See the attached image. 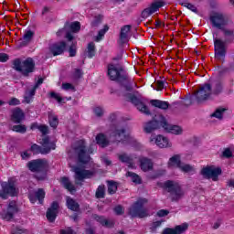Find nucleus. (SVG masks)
<instances>
[{
  "label": "nucleus",
  "mask_w": 234,
  "mask_h": 234,
  "mask_svg": "<svg viewBox=\"0 0 234 234\" xmlns=\"http://www.w3.org/2000/svg\"><path fill=\"white\" fill-rule=\"evenodd\" d=\"M75 153L79 156V164L75 166L69 162V165L73 173H75L77 184H80L78 182H82L85 178H90L92 175H94V172L85 170V165L90 162V156L89 155V153H87V150H85V141L80 140L76 144Z\"/></svg>",
  "instance_id": "nucleus-1"
},
{
  "label": "nucleus",
  "mask_w": 234,
  "mask_h": 234,
  "mask_svg": "<svg viewBox=\"0 0 234 234\" xmlns=\"http://www.w3.org/2000/svg\"><path fill=\"white\" fill-rule=\"evenodd\" d=\"M38 142L42 146H39L37 144H33L31 146V151L35 154H39V153L41 154H47L50 153L51 151H54V149H56V142L50 140L49 137L43 135L42 138L39 139Z\"/></svg>",
  "instance_id": "nucleus-2"
},
{
  "label": "nucleus",
  "mask_w": 234,
  "mask_h": 234,
  "mask_svg": "<svg viewBox=\"0 0 234 234\" xmlns=\"http://www.w3.org/2000/svg\"><path fill=\"white\" fill-rule=\"evenodd\" d=\"M165 189L170 193V198L173 202H178L184 197V190L178 182L176 181H166L165 182Z\"/></svg>",
  "instance_id": "nucleus-3"
},
{
  "label": "nucleus",
  "mask_w": 234,
  "mask_h": 234,
  "mask_svg": "<svg viewBox=\"0 0 234 234\" xmlns=\"http://www.w3.org/2000/svg\"><path fill=\"white\" fill-rule=\"evenodd\" d=\"M0 198H8V197H16L17 188H16V180L9 179L7 182L1 183Z\"/></svg>",
  "instance_id": "nucleus-4"
},
{
  "label": "nucleus",
  "mask_w": 234,
  "mask_h": 234,
  "mask_svg": "<svg viewBox=\"0 0 234 234\" xmlns=\"http://www.w3.org/2000/svg\"><path fill=\"white\" fill-rule=\"evenodd\" d=\"M110 138L112 142H122V144H125V142L128 144H131L132 142L136 143V140L131 136V133L124 129H116L112 133Z\"/></svg>",
  "instance_id": "nucleus-5"
},
{
  "label": "nucleus",
  "mask_w": 234,
  "mask_h": 234,
  "mask_svg": "<svg viewBox=\"0 0 234 234\" xmlns=\"http://www.w3.org/2000/svg\"><path fill=\"white\" fill-rule=\"evenodd\" d=\"M34 59L28 58L25 59L24 61L15 60L14 67L16 70H18L19 72H22L25 76H27L30 74V72H34V67H35Z\"/></svg>",
  "instance_id": "nucleus-6"
},
{
  "label": "nucleus",
  "mask_w": 234,
  "mask_h": 234,
  "mask_svg": "<svg viewBox=\"0 0 234 234\" xmlns=\"http://www.w3.org/2000/svg\"><path fill=\"white\" fill-rule=\"evenodd\" d=\"M147 204V199L140 198L137 202H135L131 207L129 214L131 217H138L139 218H144V217H147V210L144 208V205Z\"/></svg>",
  "instance_id": "nucleus-7"
},
{
  "label": "nucleus",
  "mask_w": 234,
  "mask_h": 234,
  "mask_svg": "<svg viewBox=\"0 0 234 234\" xmlns=\"http://www.w3.org/2000/svg\"><path fill=\"white\" fill-rule=\"evenodd\" d=\"M149 142L152 145L159 147V149H171V147H173V142H171L167 136L162 134L151 135Z\"/></svg>",
  "instance_id": "nucleus-8"
},
{
  "label": "nucleus",
  "mask_w": 234,
  "mask_h": 234,
  "mask_svg": "<svg viewBox=\"0 0 234 234\" xmlns=\"http://www.w3.org/2000/svg\"><path fill=\"white\" fill-rule=\"evenodd\" d=\"M201 175L205 178L213 180V182L218 181V176L222 175V169L215 165H207L201 170Z\"/></svg>",
  "instance_id": "nucleus-9"
},
{
  "label": "nucleus",
  "mask_w": 234,
  "mask_h": 234,
  "mask_svg": "<svg viewBox=\"0 0 234 234\" xmlns=\"http://www.w3.org/2000/svg\"><path fill=\"white\" fill-rule=\"evenodd\" d=\"M214 47H215V58L218 61H224L226 58V43L217 38V34L213 33Z\"/></svg>",
  "instance_id": "nucleus-10"
},
{
  "label": "nucleus",
  "mask_w": 234,
  "mask_h": 234,
  "mask_svg": "<svg viewBox=\"0 0 234 234\" xmlns=\"http://www.w3.org/2000/svg\"><path fill=\"white\" fill-rule=\"evenodd\" d=\"M211 94H213L211 90V85L204 84L195 93L194 98L197 100L198 103H202V101H206V100H209V97L211 96Z\"/></svg>",
  "instance_id": "nucleus-11"
},
{
  "label": "nucleus",
  "mask_w": 234,
  "mask_h": 234,
  "mask_svg": "<svg viewBox=\"0 0 234 234\" xmlns=\"http://www.w3.org/2000/svg\"><path fill=\"white\" fill-rule=\"evenodd\" d=\"M210 23L214 28H218V30L227 27L228 20L226 16L219 12H214L210 15Z\"/></svg>",
  "instance_id": "nucleus-12"
},
{
  "label": "nucleus",
  "mask_w": 234,
  "mask_h": 234,
  "mask_svg": "<svg viewBox=\"0 0 234 234\" xmlns=\"http://www.w3.org/2000/svg\"><path fill=\"white\" fill-rule=\"evenodd\" d=\"M27 167L32 173H41L48 169V161L46 159H37L29 162Z\"/></svg>",
  "instance_id": "nucleus-13"
},
{
  "label": "nucleus",
  "mask_w": 234,
  "mask_h": 234,
  "mask_svg": "<svg viewBox=\"0 0 234 234\" xmlns=\"http://www.w3.org/2000/svg\"><path fill=\"white\" fill-rule=\"evenodd\" d=\"M67 28H69L71 32H80L81 28V25L80 24V22H73L69 26H66L65 28L60 29L57 32V36L58 37L65 36V37H67L69 41H72L74 37H72V34L67 32Z\"/></svg>",
  "instance_id": "nucleus-14"
},
{
  "label": "nucleus",
  "mask_w": 234,
  "mask_h": 234,
  "mask_svg": "<svg viewBox=\"0 0 234 234\" xmlns=\"http://www.w3.org/2000/svg\"><path fill=\"white\" fill-rule=\"evenodd\" d=\"M17 213V204L16 201H11L8 206L6 210H3L0 212V218L3 220H12L14 215Z\"/></svg>",
  "instance_id": "nucleus-15"
},
{
  "label": "nucleus",
  "mask_w": 234,
  "mask_h": 234,
  "mask_svg": "<svg viewBox=\"0 0 234 234\" xmlns=\"http://www.w3.org/2000/svg\"><path fill=\"white\" fill-rule=\"evenodd\" d=\"M160 120L161 125L166 133H170L171 134H182V133H184L182 127L168 123L165 118L160 117Z\"/></svg>",
  "instance_id": "nucleus-16"
},
{
  "label": "nucleus",
  "mask_w": 234,
  "mask_h": 234,
  "mask_svg": "<svg viewBox=\"0 0 234 234\" xmlns=\"http://www.w3.org/2000/svg\"><path fill=\"white\" fill-rule=\"evenodd\" d=\"M108 76L112 81H122V69L118 65L108 66Z\"/></svg>",
  "instance_id": "nucleus-17"
},
{
  "label": "nucleus",
  "mask_w": 234,
  "mask_h": 234,
  "mask_svg": "<svg viewBox=\"0 0 234 234\" xmlns=\"http://www.w3.org/2000/svg\"><path fill=\"white\" fill-rule=\"evenodd\" d=\"M165 5V3L162 0H157L152 3V5L143 11V17H149V16H153V14L158 12L160 8H162V6H164Z\"/></svg>",
  "instance_id": "nucleus-18"
},
{
  "label": "nucleus",
  "mask_w": 234,
  "mask_h": 234,
  "mask_svg": "<svg viewBox=\"0 0 234 234\" xmlns=\"http://www.w3.org/2000/svg\"><path fill=\"white\" fill-rule=\"evenodd\" d=\"M127 100H129V101H132L133 105H136L138 111L144 112V114H149V109L147 108V106H145V104H144V102L140 101V99H138V97L133 94H129Z\"/></svg>",
  "instance_id": "nucleus-19"
},
{
  "label": "nucleus",
  "mask_w": 234,
  "mask_h": 234,
  "mask_svg": "<svg viewBox=\"0 0 234 234\" xmlns=\"http://www.w3.org/2000/svg\"><path fill=\"white\" fill-rule=\"evenodd\" d=\"M59 204L58 202H53L50 207L48 208L46 217L49 222H54L56 220V217H58V213H59Z\"/></svg>",
  "instance_id": "nucleus-20"
},
{
  "label": "nucleus",
  "mask_w": 234,
  "mask_h": 234,
  "mask_svg": "<svg viewBox=\"0 0 234 234\" xmlns=\"http://www.w3.org/2000/svg\"><path fill=\"white\" fill-rule=\"evenodd\" d=\"M43 198H45V190L39 188L36 192L29 193V200L31 204H36V202H39V204H43Z\"/></svg>",
  "instance_id": "nucleus-21"
},
{
  "label": "nucleus",
  "mask_w": 234,
  "mask_h": 234,
  "mask_svg": "<svg viewBox=\"0 0 234 234\" xmlns=\"http://www.w3.org/2000/svg\"><path fill=\"white\" fill-rule=\"evenodd\" d=\"M67 47V44L65 42H58L51 45L49 47V50L53 56H60V54H63L65 52V48Z\"/></svg>",
  "instance_id": "nucleus-22"
},
{
  "label": "nucleus",
  "mask_w": 234,
  "mask_h": 234,
  "mask_svg": "<svg viewBox=\"0 0 234 234\" xmlns=\"http://www.w3.org/2000/svg\"><path fill=\"white\" fill-rule=\"evenodd\" d=\"M162 115H159L154 121L149 122L144 125V131L146 133H153L154 129L162 127Z\"/></svg>",
  "instance_id": "nucleus-23"
},
{
  "label": "nucleus",
  "mask_w": 234,
  "mask_h": 234,
  "mask_svg": "<svg viewBox=\"0 0 234 234\" xmlns=\"http://www.w3.org/2000/svg\"><path fill=\"white\" fill-rule=\"evenodd\" d=\"M180 165H182V156L180 154H174L167 162L169 169H179Z\"/></svg>",
  "instance_id": "nucleus-24"
},
{
  "label": "nucleus",
  "mask_w": 234,
  "mask_h": 234,
  "mask_svg": "<svg viewBox=\"0 0 234 234\" xmlns=\"http://www.w3.org/2000/svg\"><path fill=\"white\" fill-rule=\"evenodd\" d=\"M131 39V26H124L121 28L120 43H127Z\"/></svg>",
  "instance_id": "nucleus-25"
},
{
  "label": "nucleus",
  "mask_w": 234,
  "mask_h": 234,
  "mask_svg": "<svg viewBox=\"0 0 234 234\" xmlns=\"http://www.w3.org/2000/svg\"><path fill=\"white\" fill-rule=\"evenodd\" d=\"M11 120L15 123H21V122H23V120H25V113L23 112V111H21V109L16 108L13 111Z\"/></svg>",
  "instance_id": "nucleus-26"
},
{
  "label": "nucleus",
  "mask_w": 234,
  "mask_h": 234,
  "mask_svg": "<svg viewBox=\"0 0 234 234\" xmlns=\"http://www.w3.org/2000/svg\"><path fill=\"white\" fill-rule=\"evenodd\" d=\"M41 83H43L42 78L38 79L36 86L30 91L26 92V96H25L26 103H30L32 101V98L34 97V94H36V89H37V87H39V85H41Z\"/></svg>",
  "instance_id": "nucleus-27"
},
{
  "label": "nucleus",
  "mask_w": 234,
  "mask_h": 234,
  "mask_svg": "<svg viewBox=\"0 0 234 234\" xmlns=\"http://www.w3.org/2000/svg\"><path fill=\"white\" fill-rule=\"evenodd\" d=\"M140 167L142 171H151L153 169V162L148 158L143 157L140 160Z\"/></svg>",
  "instance_id": "nucleus-28"
},
{
  "label": "nucleus",
  "mask_w": 234,
  "mask_h": 234,
  "mask_svg": "<svg viewBox=\"0 0 234 234\" xmlns=\"http://www.w3.org/2000/svg\"><path fill=\"white\" fill-rule=\"evenodd\" d=\"M189 229V224L182 223L177 225L175 228H170V230L173 234H184Z\"/></svg>",
  "instance_id": "nucleus-29"
},
{
  "label": "nucleus",
  "mask_w": 234,
  "mask_h": 234,
  "mask_svg": "<svg viewBox=\"0 0 234 234\" xmlns=\"http://www.w3.org/2000/svg\"><path fill=\"white\" fill-rule=\"evenodd\" d=\"M66 206L68 209H70L71 211H78L80 209V205L78 204V202H76L69 197L66 198Z\"/></svg>",
  "instance_id": "nucleus-30"
},
{
  "label": "nucleus",
  "mask_w": 234,
  "mask_h": 234,
  "mask_svg": "<svg viewBox=\"0 0 234 234\" xmlns=\"http://www.w3.org/2000/svg\"><path fill=\"white\" fill-rule=\"evenodd\" d=\"M50 96L51 98H53V100H56V101H58L59 105H63V103H67V101H69V100H71L70 97L69 98L61 97L59 93H56V92H51Z\"/></svg>",
  "instance_id": "nucleus-31"
},
{
  "label": "nucleus",
  "mask_w": 234,
  "mask_h": 234,
  "mask_svg": "<svg viewBox=\"0 0 234 234\" xmlns=\"http://www.w3.org/2000/svg\"><path fill=\"white\" fill-rule=\"evenodd\" d=\"M60 182H61L62 186L66 189H68V191H69V193H74V191H76V187H74V185H72V183H70V180H69V178L62 177L60 179Z\"/></svg>",
  "instance_id": "nucleus-32"
},
{
  "label": "nucleus",
  "mask_w": 234,
  "mask_h": 234,
  "mask_svg": "<svg viewBox=\"0 0 234 234\" xmlns=\"http://www.w3.org/2000/svg\"><path fill=\"white\" fill-rule=\"evenodd\" d=\"M119 160L127 164L128 167H131V169H134V167H136L134 164H133L131 157L127 156L125 154H119Z\"/></svg>",
  "instance_id": "nucleus-33"
},
{
  "label": "nucleus",
  "mask_w": 234,
  "mask_h": 234,
  "mask_svg": "<svg viewBox=\"0 0 234 234\" xmlns=\"http://www.w3.org/2000/svg\"><path fill=\"white\" fill-rule=\"evenodd\" d=\"M151 103L154 107H157L158 109L165 110L169 108V103H167V101L154 100L151 101Z\"/></svg>",
  "instance_id": "nucleus-34"
},
{
  "label": "nucleus",
  "mask_w": 234,
  "mask_h": 234,
  "mask_svg": "<svg viewBox=\"0 0 234 234\" xmlns=\"http://www.w3.org/2000/svg\"><path fill=\"white\" fill-rule=\"evenodd\" d=\"M95 219L97 220V222H100L102 226H106V228H111L114 224V222H112V220H109L101 216H96Z\"/></svg>",
  "instance_id": "nucleus-35"
},
{
  "label": "nucleus",
  "mask_w": 234,
  "mask_h": 234,
  "mask_svg": "<svg viewBox=\"0 0 234 234\" xmlns=\"http://www.w3.org/2000/svg\"><path fill=\"white\" fill-rule=\"evenodd\" d=\"M96 141H97V144L101 145V147H106V145L109 144V141L107 140V138L103 133H100L99 135H97Z\"/></svg>",
  "instance_id": "nucleus-36"
},
{
  "label": "nucleus",
  "mask_w": 234,
  "mask_h": 234,
  "mask_svg": "<svg viewBox=\"0 0 234 234\" xmlns=\"http://www.w3.org/2000/svg\"><path fill=\"white\" fill-rule=\"evenodd\" d=\"M179 169L183 173H195V166L184 163H181Z\"/></svg>",
  "instance_id": "nucleus-37"
},
{
  "label": "nucleus",
  "mask_w": 234,
  "mask_h": 234,
  "mask_svg": "<svg viewBox=\"0 0 234 234\" xmlns=\"http://www.w3.org/2000/svg\"><path fill=\"white\" fill-rule=\"evenodd\" d=\"M31 129L33 131L38 129L42 134H47L48 133V127L47 125L37 124L36 122L31 125Z\"/></svg>",
  "instance_id": "nucleus-38"
},
{
  "label": "nucleus",
  "mask_w": 234,
  "mask_h": 234,
  "mask_svg": "<svg viewBox=\"0 0 234 234\" xmlns=\"http://www.w3.org/2000/svg\"><path fill=\"white\" fill-rule=\"evenodd\" d=\"M87 56L88 58H94L96 56V46L92 42L88 44Z\"/></svg>",
  "instance_id": "nucleus-39"
},
{
  "label": "nucleus",
  "mask_w": 234,
  "mask_h": 234,
  "mask_svg": "<svg viewBox=\"0 0 234 234\" xmlns=\"http://www.w3.org/2000/svg\"><path fill=\"white\" fill-rule=\"evenodd\" d=\"M32 37H34V32L30 31V30H27L24 33L22 41L24 45H27V43H30V41H32Z\"/></svg>",
  "instance_id": "nucleus-40"
},
{
  "label": "nucleus",
  "mask_w": 234,
  "mask_h": 234,
  "mask_svg": "<svg viewBox=\"0 0 234 234\" xmlns=\"http://www.w3.org/2000/svg\"><path fill=\"white\" fill-rule=\"evenodd\" d=\"M126 176H128V178H130V180L133 181V184H142V178H140V176L134 173L128 172L126 174Z\"/></svg>",
  "instance_id": "nucleus-41"
},
{
  "label": "nucleus",
  "mask_w": 234,
  "mask_h": 234,
  "mask_svg": "<svg viewBox=\"0 0 234 234\" xmlns=\"http://www.w3.org/2000/svg\"><path fill=\"white\" fill-rule=\"evenodd\" d=\"M118 190V185L114 181H108V193L114 195Z\"/></svg>",
  "instance_id": "nucleus-42"
},
{
  "label": "nucleus",
  "mask_w": 234,
  "mask_h": 234,
  "mask_svg": "<svg viewBox=\"0 0 234 234\" xmlns=\"http://www.w3.org/2000/svg\"><path fill=\"white\" fill-rule=\"evenodd\" d=\"M109 31V26L105 25L102 29H101L98 33V36L95 37V41H101L103 39V36L105 33Z\"/></svg>",
  "instance_id": "nucleus-43"
},
{
  "label": "nucleus",
  "mask_w": 234,
  "mask_h": 234,
  "mask_svg": "<svg viewBox=\"0 0 234 234\" xmlns=\"http://www.w3.org/2000/svg\"><path fill=\"white\" fill-rule=\"evenodd\" d=\"M228 111L227 108H218L216 112L212 114L214 118H218V120H222V116H224V112Z\"/></svg>",
  "instance_id": "nucleus-44"
},
{
  "label": "nucleus",
  "mask_w": 234,
  "mask_h": 234,
  "mask_svg": "<svg viewBox=\"0 0 234 234\" xmlns=\"http://www.w3.org/2000/svg\"><path fill=\"white\" fill-rule=\"evenodd\" d=\"M58 123H59L58 120V116L54 115V114H49V124L51 127H53V129H56V127H58Z\"/></svg>",
  "instance_id": "nucleus-45"
},
{
  "label": "nucleus",
  "mask_w": 234,
  "mask_h": 234,
  "mask_svg": "<svg viewBox=\"0 0 234 234\" xmlns=\"http://www.w3.org/2000/svg\"><path fill=\"white\" fill-rule=\"evenodd\" d=\"M12 131L15 133H27V126L23 124L15 125L12 127Z\"/></svg>",
  "instance_id": "nucleus-46"
},
{
  "label": "nucleus",
  "mask_w": 234,
  "mask_h": 234,
  "mask_svg": "<svg viewBox=\"0 0 234 234\" xmlns=\"http://www.w3.org/2000/svg\"><path fill=\"white\" fill-rule=\"evenodd\" d=\"M223 30V34L225 37H233L234 30L231 28H229L228 27H224V28H221Z\"/></svg>",
  "instance_id": "nucleus-47"
},
{
  "label": "nucleus",
  "mask_w": 234,
  "mask_h": 234,
  "mask_svg": "<svg viewBox=\"0 0 234 234\" xmlns=\"http://www.w3.org/2000/svg\"><path fill=\"white\" fill-rule=\"evenodd\" d=\"M104 196H105V186H100L97 188L96 197L97 198H103Z\"/></svg>",
  "instance_id": "nucleus-48"
},
{
  "label": "nucleus",
  "mask_w": 234,
  "mask_h": 234,
  "mask_svg": "<svg viewBox=\"0 0 234 234\" xmlns=\"http://www.w3.org/2000/svg\"><path fill=\"white\" fill-rule=\"evenodd\" d=\"M222 92V84L218 82L212 90V94H220Z\"/></svg>",
  "instance_id": "nucleus-49"
},
{
  "label": "nucleus",
  "mask_w": 234,
  "mask_h": 234,
  "mask_svg": "<svg viewBox=\"0 0 234 234\" xmlns=\"http://www.w3.org/2000/svg\"><path fill=\"white\" fill-rule=\"evenodd\" d=\"M93 112L95 116H103V108H101V106H95L93 108Z\"/></svg>",
  "instance_id": "nucleus-50"
},
{
  "label": "nucleus",
  "mask_w": 234,
  "mask_h": 234,
  "mask_svg": "<svg viewBox=\"0 0 234 234\" xmlns=\"http://www.w3.org/2000/svg\"><path fill=\"white\" fill-rule=\"evenodd\" d=\"M183 5L185 6V8L191 10V12L197 13V6H195L193 4L185 2V3H183Z\"/></svg>",
  "instance_id": "nucleus-51"
},
{
  "label": "nucleus",
  "mask_w": 234,
  "mask_h": 234,
  "mask_svg": "<svg viewBox=\"0 0 234 234\" xmlns=\"http://www.w3.org/2000/svg\"><path fill=\"white\" fill-rule=\"evenodd\" d=\"M101 21H103V16H95L91 25H92V27H98V25H100V23H101Z\"/></svg>",
  "instance_id": "nucleus-52"
},
{
  "label": "nucleus",
  "mask_w": 234,
  "mask_h": 234,
  "mask_svg": "<svg viewBox=\"0 0 234 234\" xmlns=\"http://www.w3.org/2000/svg\"><path fill=\"white\" fill-rule=\"evenodd\" d=\"M76 50H77L76 43H72V45L69 48V56L71 58H74V56H76Z\"/></svg>",
  "instance_id": "nucleus-53"
},
{
  "label": "nucleus",
  "mask_w": 234,
  "mask_h": 234,
  "mask_svg": "<svg viewBox=\"0 0 234 234\" xmlns=\"http://www.w3.org/2000/svg\"><path fill=\"white\" fill-rule=\"evenodd\" d=\"M63 90H73L74 91V85L70 83H63L61 86Z\"/></svg>",
  "instance_id": "nucleus-54"
},
{
  "label": "nucleus",
  "mask_w": 234,
  "mask_h": 234,
  "mask_svg": "<svg viewBox=\"0 0 234 234\" xmlns=\"http://www.w3.org/2000/svg\"><path fill=\"white\" fill-rule=\"evenodd\" d=\"M223 156L225 158H231L233 156V152L231 151V149L229 148H226L224 151H223Z\"/></svg>",
  "instance_id": "nucleus-55"
},
{
  "label": "nucleus",
  "mask_w": 234,
  "mask_h": 234,
  "mask_svg": "<svg viewBox=\"0 0 234 234\" xmlns=\"http://www.w3.org/2000/svg\"><path fill=\"white\" fill-rule=\"evenodd\" d=\"M81 76H83V71H81V69H75L73 73L74 80H80Z\"/></svg>",
  "instance_id": "nucleus-56"
},
{
  "label": "nucleus",
  "mask_w": 234,
  "mask_h": 234,
  "mask_svg": "<svg viewBox=\"0 0 234 234\" xmlns=\"http://www.w3.org/2000/svg\"><path fill=\"white\" fill-rule=\"evenodd\" d=\"M156 85V90H162L165 87V82H164V80H157Z\"/></svg>",
  "instance_id": "nucleus-57"
},
{
  "label": "nucleus",
  "mask_w": 234,
  "mask_h": 234,
  "mask_svg": "<svg viewBox=\"0 0 234 234\" xmlns=\"http://www.w3.org/2000/svg\"><path fill=\"white\" fill-rule=\"evenodd\" d=\"M167 215H169V212L166 209L157 211V217H167Z\"/></svg>",
  "instance_id": "nucleus-58"
},
{
  "label": "nucleus",
  "mask_w": 234,
  "mask_h": 234,
  "mask_svg": "<svg viewBox=\"0 0 234 234\" xmlns=\"http://www.w3.org/2000/svg\"><path fill=\"white\" fill-rule=\"evenodd\" d=\"M221 224H222V218H218L214 222V225H213L214 229H218V228H220Z\"/></svg>",
  "instance_id": "nucleus-59"
},
{
  "label": "nucleus",
  "mask_w": 234,
  "mask_h": 234,
  "mask_svg": "<svg viewBox=\"0 0 234 234\" xmlns=\"http://www.w3.org/2000/svg\"><path fill=\"white\" fill-rule=\"evenodd\" d=\"M19 103H21V101L16 98H13L8 101L9 105H19Z\"/></svg>",
  "instance_id": "nucleus-60"
},
{
  "label": "nucleus",
  "mask_w": 234,
  "mask_h": 234,
  "mask_svg": "<svg viewBox=\"0 0 234 234\" xmlns=\"http://www.w3.org/2000/svg\"><path fill=\"white\" fill-rule=\"evenodd\" d=\"M60 234H76V232H74V230H72V229L68 228L66 229H62L60 231Z\"/></svg>",
  "instance_id": "nucleus-61"
},
{
  "label": "nucleus",
  "mask_w": 234,
  "mask_h": 234,
  "mask_svg": "<svg viewBox=\"0 0 234 234\" xmlns=\"http://www.w3.org/2000/svg\"><path fill=\"white\" fill-rule=\"evenodd\" d=\"M0 61L5 63V61H8V55L5 53H0Z\"/></svg>",
  "instance_id": "nucleus-62"
},
{
  "label": "nucleus",
  "mask_w": 234,
  "mask_h": 234,
  "mask_svg": "<svg viewBox=\"0 0 234 234\" xmlns=\"http://www.w3.org/2000/svg\"><path fill=\"white\" fill-rule=\"evenodd\" d=\"M114 211H115L116 215H122L123 213V207H122V206H117L114 208Z\"/></svg>",
  "instance_id": "nucleus-63"
},
{
  "label": "nucleus",
  "mask_w": 234,
  "mask_h": 234,
  "mask_svg": "<svg viewBox=\"0 0 234 234\" xmlns=\"http://www.w3.org/2000/svg\"><path fill=\"white\" fill-rule=\"evenodd\" d=\"M21 156L23 160H28V158H30V154L28 151H25L21 154Z\"/></svg>",
  "instance_id": "nucleus-64"
}]
</instances>
